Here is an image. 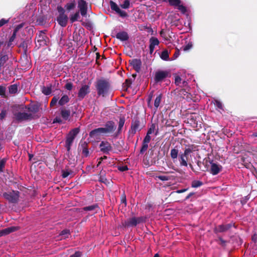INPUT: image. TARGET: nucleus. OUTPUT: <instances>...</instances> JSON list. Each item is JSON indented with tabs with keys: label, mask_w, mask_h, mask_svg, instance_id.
<instances>
[{
	"label": "nucleus",
	"mask_w": 257,
	"mask_h": 257,
	"mask_svg": "<svg viewBox=\"0 0 257 257\" xmlns=\"http://www.w3.org/2000/svg\"><path fill=\"white\" fill-rule=\"evenodd\" d=\"M79 132V129L78 128H75L72 130L68 135L66 141V147L68 151H69L70 149L71 145L75 136L78 134Z\"/></svg>",
	"instance_id": "nucleus-1"
},
{
	"label": "nucleus",
	"mask_w": 257,
	"mask_h": 257,
	"mask_svg": "<svg viewBox=\"0 0 257 257\" xmlns=\"http://www.w3.org/2000/svg\"><path fill=\"white\" fill-rule=\"evenodd\" d=\"M89 92V86L86 85H83L79 91L78 97L83 98Z\"/></svg>",
	"instance_id": "nucleus-14"
},
{
	"label": "nucleus",
	"mask_w": 257,
	"mask_h": 257,
	"mask_svg": "<svg viewBox=\"0 0 257 257\" xmlns=\"http://www.w3.org/2000/svg\"><path fill=\"white\" fill-rule=\"evenodd\" d=\"M23 27V24H21L19 25H18L16 28H15V30H14V33H17V32L21 29L22 28V27Z\"/></svg>",
	"instance_id": "nucleus-59"
},
{
	"label": "nucleus",
	"mask_w": 257,
	"mask_h": 257,
	"mask_svg": "<svg viewBox=\"0 0 257 257\" xmlns=\"http://www.w3.org/2000/svg\"><path fill=\"white\" fill-rule=\"evenodd\" d=\"M39 105L38 104L34 105L33 106H32L30 109L31 111L33 112H36L39 110Z\"/></svg>",
	"instance_id": "nucleus-41"
},
{
	"label": "nucleus",
	"mask_w": 257,
	"mask_h": 257,
	"mask_svg": "<svg viewBox=\"0 0 257 257\" xmlns=\"http://www.w3.org/2000/svg\"><path fill=\"white\" fill-rule=\"evenodd\" d=\"M119 170L121 171H124L128 170V168L126 166H123L121 167H119L118 168Z\"/></svg>",
	"instance_id": "nucleus-62"
},
{
	"label": "nucleus",
	"mask_w": 257,
	"mask_h": 257,
	"mask_svg": "<svg viewBox=\"0 0 257 257\" xmlns=\"http://www.w3.org/2000/svg\"><path fill=\"white\" fill-rule=\"evenodd\" d=\"M15 116L18 120H23L28 119L29 115L25 112H19L16 114Z\"/></svg>",
	"instance_id": "nucleus-20"
},
{
	"label": "nucleus",
	"mask_w": 257,
	"mask_h": 257,
	"mask_svg": "<svg viewBox=\"0 0 257 257\" xmlns=\"http://www.w3.org/2000/svg\"><path fill=\"white\" fill-rule=\"evenodd\" d=\"M100 148L101 151L106 153L109 151L111 147L110 144L107 142H102L100 144Z\"/></svg>",
	"instance_id": "nucleus-15"
},
{
	"label": "nucleus",
	"mask_w": 257,
	"mask_h": 257,
	"mask_svg": "<svg viewBox=\"0 0 257 257\" xmlns=\"http://www.w3.org/2000/svg\"><path fill=\"white\" fill-rule=\"evenodd\" d=\"M210 167L209 172L213 175H216L219 173L222 170L221 165L213 161L210 162Z\"/></svg>",
	"instance_id": "nucleus-5"
},
{
	"label": "nucleus",
	"mask_w": 257,
	"mask_h": 257,
	"mask_svg": "<svg viewBox=\"0 0 257 257\" xmlns=\"http://www.w3.org/2000/svg\"><path fill=\"white\" fill-rule=\"evenodd\" d=\"M171 75L169 71H160L157 72L155 75L156 80H160L166 78H169Z\"/></svg>",
	"instance_id": "nucleus-9"
},
{
	"label": "nucleus",
	"mask_w": 257,
	"mask_h": 257,
	"mask_svg": "<svg viewBox=\"0 0 257 257\" xmlns=\"http://www.w3.org/2000/svg\"><path fill=\"white\" fill-rule=\"evenodd\" d=\"M110 5L111 9L115 11L116 13L118 12V11H119L120 8L118 7V6L113 2L110 1Z\"/></svg>",
	"instance_id": "nucleus-29"
},
{
	"label": "nucleus",
	"mask_w": 257,
	"mask_h": 257,
	"mask_svg": "<svg viewBox=\"0 0 257 257\" xmlns=\"http://www.w3.org/2000/svg\"><path fill=\"white\" fill-rule=\"evenodd\" d=\"M155 130V125L153 124L151 125L149 130L148 131L147 134L149 135H151L154 132Z\"/></svg>",
	"instance_id": "nucleus-44"
},
{
	"label": "nucleus",
	"mask_w": 257,
	"mask_h": 257,
	"mask_svg": "<svg viewBox=\"0 0 257 257\" xmlns=\"http://www.w3.org/2000/svg\"><path fill=\"white\" fill-rule=\"evenodd\" d=\"M130 6V1L128 0H125L123 3L121 5V7L123 9H128Z\"/></svg>",
	"instance_id": "nucleus-38"
},
{
	"label": "nucleus",
	"mask_w": 257,
	"mask_h": 257,
	"mask_svg": "<svg viewBox=\"0 0 257 257\" xmlns=\"http://www.w3.org/2000/svg\"><path fill=\"white\" fill-rule=\"evenodd\" d=\"M148 148V144L143 142V145L141 149V153H143L144 152H145L146 151H147Z\"/></svg>",
	"instance_id": "nucleus-36"
},
{
	"label": "nucleus",
	"mask_w": 257,
	"mask_h": 257,
	"mask_svg": "<svg viewBox=\"0 0 257 257\" xmlns=\"http://www.w3.org/2000/svg\"><path fill=\"white\" fill-rule=\"evenodd\" d=\"M214 104L219 109H222L223 108L221 102L218 100H214Z\"/></svg>",
	"instance_id": "nucleus-43"
},
{
	"label": "nucleus",
	"mask_w": 257,
	"mask_h": 257,
	"mask_svg": "<svg viewBox=\"0 0 257 257\" xmlns=\"http://www.w3.org/2000/svg\"><path fill=\"white\" fill-rule=\"evenodd\" d=\"M6 161L5 160H2L0 161V172H2L3 168L5 167Z\"/></svg>",
	"instance_id": "nucleus-49"
},
{
	"label": "nucleus",
	"mask_w": 257,
	"mask_h": 257,
	"mask_svg": "<svg viewBox=\"0 0 257 257\" xmlns=\"http://www.w3.org/2000/svg\"><path fill=\"white\" fill-rule=\"evenodd\" d=\"M142 221L143 219L141 217H132L128 219L123 225L124 226H135Z\"/></svg>",
	"instance_id": "nucleus-8"
},
{
	"label": "nucleus",
	"mask_w": 257,
	"mask_h": 257,
	"mask_svg": "<svg viewBox=\"0 0 257 257\" xmlns=\"http://www.w3.org/2000/svg\"><path fill=\"white\" fill-rule=\"evenodd\" d=\"M177 6L178 7V9L182 13H185L186 12V9L183 6L179 4V6Z\"/></svg>",
	"instance_id": "nucleus-56"
},
{
	"label": "nucleus",
	"mask_w": 257,
	"mask_h": 257,
	"mask_svg": "<svg viewBox=\"0 0 257 257\" xmlns=\"http://www.w3.org/2000/svg\"><path fill=\"white\" fill-rule=\"evenodd\" d=\"M160 57L161 59L164 60H170V59H169V52L167 50H165L162 52Z\"/></svg>",
	"instance_id": "nucleus-22"
},
{
	"label": "nucleus",
	"mask_w": 257,
	"mask_h": 257,
	"mask_svg": "<svg viewBox=\"0 0 257 257\" xmlns=\"http://www.w3.org/2000/svg\"><path fill=\"white\" fill-rule=\"evenodd\" d=\"M230 226V224L220 225L216 227L215 230L216 232H223L229 229Z\"/></svg>",
	"instance_id": "nucleus-21"
},
{
	"label": "nucleus",
	"mask_w": 257,
	"mask_h": 257,
	"mask_svg": "<svg viewBox=\"0 0 257 257\" xmlns=\"http://www.w3.org/2000/svg\"><path fill=\"white\" fill-rule=\"evenodd\" d=\"M80 18V15L79 12H76L73 15H72L70 17V20L71 23H73L78 20Z\"/></svg>",
	"instance_id": "nucleus-25"
},
{
	"label": "nucleus",
	"mask_w": 257,
	"mask_h": 257,
	"mask_svg": "<svg viewBox=\"0 0 257 257\" xmlns=\"http://www.w3.org/2000/svg\"><path fill=\"white\" fill-rule=\"evenodd\" d=\"M65 87L67 89L70 90L72 88V84L70 83H68L66 84Z\"/></svg>",
	"instance_id": "nucleus-60"
},
{
	"label": "nucleus",
	"mask_w": 257,
	"mask_h": 257,
	"mask_svg": "<svg viewBox=\"0 0 257 257\" xmlns=\"http://www.w3.org/2000/svg\"><path fill=\"white\" fill-rule=\"evenodd\" d=\"M69 174L70 173L69 172L64 171L62 172V177L63 178H66L69 176Z\"/></svg>",
	"instance_id": "nucleus-61"
},
{
	"label": "nucleus",
	"mask_w": 257,
	"mask_h": 257,
	"mask_svg": "<svg viewBox=\"0 0 257 257\" xmlns=\"http://www.w3.org/2000/svg\"><path fill=\"white\" fill-rule=\"evenodd\" d=\"M75 5L76 4L74 2H71L66 4L65 8L67 10L70 11L73 9L75 8Z\"/></svg>",
	"instance_id": "nucleus-30"
},
{
	"label": "nucleus",
	"mask_w": 257,
	"mask_h": 257,
	"mask_svg": "<svg viewBox=\"0 0 257 257\" xmlns=\"http://www.w3.org/2000/svg\"><path fill=\"white\" fill-rule=\"evenodd\" d=\"M81 253L79 251H76L74 254L70 255V257H81Z\"/></svg>",
	"instance_id": "nucleus-57"
},
{
	"label": "nucleus",
	"mask_w": 257,
	"mask_h": 257,
	"mask_svg": "<svg viewBox=\"0 0 257 257\" xmlns=\"http://www.w3.org/2000/svg\"><path fill=\"white\" fill-rule=\"evenodd\" d=\"M149 42L150 53L152 54L154 51L155 47L159 44V41L157 38L152 37L150 39Z\"/></svg>",
	"instance_id": "nucleus-10"
},
{
	"label": "nucleus",
	"mask_w": 257,
	"mask_h": 257,
	"mask_svg": "<svg viewBox=\"0 0 257 257\" xmlns=\"http://www.w3.org/2000/svg\"><path fill=\"white\" fill-rule=\"evenodd\" d=\"M58 86V83H56V82H54V84H51L50 85L47 86H43L42 87V92L45 95H49L54 90L57 89Z\"/></svg>",
	"instance_id": "nucleus-6"
},
{
	"label": "nucleus",
	"mask_w": 257,
	"mask_h": 257,
	"mask_svg": "<svg viewBox=\"0 0 257 257\" xmlns=\"http://www.w3.org/2000/svg\"><path fill=\"white\" fill-rule=\"evenodd\" d=\"M78 7L79 9L81 15L83 17H86L87 11V4L84 0H79L78 3Z\"/></svg>",
	"instance_id": "nucleus-7"
},
{
	"label": "nucleus",
	"mask_w": 257,
	"mask_h": 257,
	"mask_svg": "<svg viewBox=\"0 0 257 257\" xmlns=\"http://www.w3.org/2000/svg\"><path fill=\"white\" fill-rule=\"evenodd\" d=\"M203 184V183L198 180H194L192 182L191 186L193 188H197L201 186H202Z\"/></svg>",
	"instance_id": "nucleus-27"
},
{
	"label": "nucleus",
	"mask_w": 257,
	"mask_h": 257,
	"mask_svg": "<svg viewBox=\"0 0 257 257\" xmlns=\"http://www.w3.org/2000/svg\"><path fill=\"white\" fill-rule=\"evenodd\" d=\"M102 135V133L101 132L100 128H98L92 130L90 132L89 136L91 138H97L100 135Z\"/></svg>",
	"instance_id": "nucleus-17"
},
{
	"label": "nucleus",
	"mask_w": 257,
	"mask_h": 257,
	"mask_svg": "<svg viewBox=\"0 0 257 257\" xmlns=\"http://www.w3.org/2000/svg\"><path fill=\"white\" fill-rule=\"evenodd\" d=\"M160 180L162 181H167L169 180V177L167 176H159L157 177Z\"/></svg>",
	"instance_id": "nucleus-52"
},
{
	"label": "nucleus",
	"mask_w": 257,
	"mask_h": 257,
	"mask_svg": "<svg viewBox=\"0 0 257 257\" xmlns=\"http://www.w3.org/2000/svg\"><path fill=\"white\" fill-rule=\"evenodd\" d=\"M187 190V189H181V190H178L176 191V193H183V192H185Z\"/></svg>",
	"instance_id": "nucleus-64"
},
{
	"label": "nucleus",
	"mask_w": 257,
	"mask_h": 257,
	"mask_svg": "<svg viewBox=\"0 0 257 257\" xmlns=\"http://www.w3.org/2000/svg\"><path fill=\"white\" fill-rule=\"evenodd\" d=\"M18 229V227L11 226L0 230V236L10 234Z\"/></svg>",
	"instance_id": "nucleus-13"
},
{
	"label": "nucleus",
	"mask_w": 257,
	"mask_h": 257,
	"mask_svg": "<svg viewBox=\"0 0 257 257\" xmlns=\"http://www.w3.org/2000/svg\"><path fill=\"white\" fill-rule=\"evenodd\" d=\"M69 235V231L68 230H63L61 233V235H62L64 238L68 237Z\"/></svg>",
	"instance_id": "nucleus-42"
},
{
	"label": "nucleus",
	"mask_w": 257,
	"mask_h": 257,
	"mask_svg": "<svg viewBox=\"0 0 257 257\" xmlns=\"http://www.w3.org/2000/svg\"><path fill=\"white\" fill-rule=\"evenodd\" d=\"M8 20H6L5 19H2L0 20V27L6 24L8 22Z\"/></svg>",
	"instance_id": "nucleus-54"
},
{
	"label": "nucleus",
	"mask_w": 257,
	"mask_h": 257,
	"mask_svg": "<svg viewBox=\"0 0 257 257\" xmlns=\"http://www.w3.org/2000/svg\"><path fill=\"white\" fill-rule=\"evenodd\" d=\"M124 123V119L123 118H121L119 119V124H118V132L120 131L121 130V128L123 127Z\"/></svg>",
	"instance_id": "nucleus-37"
},
{
	"label": "nucleus",
	"mask_w": 257,
	"mask_h": 257,
	"mask_svg": "<svg viewBox=\"0 0 257 257\" xmlns=\"http://www.w3.org/2000/svg\"><path fill=\"white\" fill-rule=\"evenodd\" d=\"M69 98L67 95L63 96L59 101V104L60 105H63L69 101Z\"/></svg>",
	"instance_id": "nucleus-24"
},
{
	"label": "nucleus",
	"mask_w": 257,
	"mask_h": 257,
	"mask_svg": "<svg viewBox=\"0 0 257 257\" xmlns=\"http://www.w3.org/2000/svg\"><path fill=\"white\" fill-rule=\"evenodd\" d=\"M45 37V33L43 32H41L37 38V42L40 43V45H45L46 44Z\"/></svg>",
	"instance_id": "nucleus-18"
},
{
	"label": "nucleus",
	"mask_w": 257,
	"mask_h": 257,
	"mask_svg": "<svg viewBox=\"0 0 257 257\" xmlns=\"http://www.w3.org/2000/svg\"><path fill=\"white\" fill-rule=\"evenodd\" d=\"M87 144L85 143H84L83 145H82V147L83 148L82 150V154L84 156L87 157L88 156L89 154V151L88 150V149L86 148Z\"/></svg>",
	"instance_id": "nucleus-31"
},
{
	"label": "nucleus",
	"mask_w": 257,
	"mask_h": 257,
	"mask_svg": "<svg viewBox=\"0 0 257 257\" xmlns=\"http://www.w3.org/2000/svg\"><path fill=\"white\" fill-rule=\"evenodd\" d=\"M150 135H149L148 134H147L146 136L145 137V138L144 139V141H143L144 142L148 143V144L149 143V142H150L151 139Z\"/></svg>",
	"instance_id": "nucleus-48"
},
{
	"label": "nucleus",
	"mask_w": 257,
	"mask_h": 257,
	"mask_svg": "<svg viewBox=\"0 0 257 257\" xmlns=\"http://www.w3.org/2000/svg\"><path fill=\"white\" fill-rule=\"evenodd\" d=\"M6 115V110H2L0 113V119H3Z\"/></svg>",
	"instance_id": "nucleus-58"
},
{
	"label": "nucleus",
	"mask_w": 257,
	"mask_h": 257,
	"mask_svg": "<svg viewBox=\"0 0 257 257\" xmlns=\"http://www.w3.org/2000/svg\"><path fill=\"white\" fill-rule=\"evenodd\" d=\"M58 11L60 14H64V10L63 8L62 7H58Z\"/></svg>",
	"instance_id": "nucleus-63"
},
{
	"label": "nucleus",
	"mask_w": 257,
	"mask_h": 257,
	"mask_svg": "<svg viewBox=\"0 0 257 257\" xmlns=\"http://www.w3.org/2000/svg\"><path fill=\"white\" fill-rule=\"evenodd\" d=\"M170 4L172 6H177L181 3L180 0H168Z\"/></svg>",
	"instance_id": "nucleus-34"
},
{
	"label": "nucleus",
	"mask_w": 257,
	"mask_h": 257,
	"mask_svg": "<svg viewBox=\"0 0 257 257\" xmlns=\"http://www.w3.org/2000/svg\"><path fill=\"white\" fill-rule=\"evenodd\" d=\"M97 207V205H93L91 206H89L87 207H85L83 208V209L85 211H91L95 209Z\"/></svg>",
	"instance_id": "nucleus-39"
},
{
	"label": "nucleus",
	"mask_w": 257,
	"mask_h": 257,
	"mask_svg": "<svg viewBox=\"0 0 257 257\" xmlns=\"http://www.w3.org/2000/svg\"><path fill=\"white\" fill-rule=\"evenodd\" d=\"M7 59L8 57L7 56H4L0 58V63H2V65H3Z\"/></svg>",
	"instance_id": "nucleus-53"
},
{
	"label": "nucleus",
	"mask_w": 257,
	"mask_h": 257,
	"mask_svg": "<svg viewBox=\"0 0 257 257\" xmlns=\"http://www.w3.org/2000/svg\"><path fill=\"white\" fill-rule=\"evenodd\" d=\"M18 91V86L16 84L11 85L9 87V92L10 93L15 94L17 93Z\"/></svg>",
	"instance_id": "nucleus-28"
},
{
	"label": "nucleus",
	"mask_w": 257,
	"mask_h": 257,
	"mask_svg": "<svg viewBox=\"0 0 257 257\" xmlns=\"http://www.w3.org/2000/svg\"><path fill=\"white\" fill-rule=\"evenodd\" d=\"M193 44L192 42H189L186 45L183 47V50L184 51H187L190 50L192 47Z\"/></svg>",
	"instance_id": "nucleus-40"
},
{
	"label": "nucleus",
	"mask_w": 257,
	"mask_h": 257,
	"mask_svg": "<svg viewBox=\"0 0 257 257\" xmlns=\"http://www.w3.org/2000/svg\"><path fill=\"white\" fill-rule=\"evenodd\" d=\"M62 117L65 119L67 120L70 116V111L66 109H62L61 111Z\"/></svg>",
	"instance_id": "nucleus-23"
},
{
	"label": "nucleus",
	"mask_w": 257,
	"mask_h": 257,
	"mask_svg": "<svg viewBox=\"0 0 257 257\" xmlns=\"http://www.w3.org/2000/svg\"><path fill=\"white\" fill-rule=\"evenodd\" d=\"M180 55V51L179 50L177 49L175 52V53H174V56L172 58H171L170 59V60H174L175 59H176V58H177L178 57V56Z\"/></svg>",
	"instance_id": "nucleus-45"
},
{
	"label": "nucleus",
	"mask_w": 257,
	"mask_h": 257,
	"mask_svg": "<svg viewBox=\"0 0 257 257\" xmlns=\"http://www.w3.org/2000/svg\"><path fill=\"white\" fill-rule=\"evenodd\" d=\"M58 98H59L57 97H56V96L54 97L50 103V105L53 106V105H55L58 101Z\"/></svg>",
	"instance_id": "nucleus-46"
},
{
	"label": "nucleus",
	"mask_w": 257,
	"mask_h": 257,
	"mask_svg": "<svg viewBox=\"0 0 257 257\" xmlns=\"http://www.w3.org/2000/svg\"><path fill=\"white\" fill-rule=\"evenodd\" d=\"M3 196L6 199L12 203L17 202L19 197V192L17 191L4 193Z\"/></svg>",
	"instance_id": "nucleus-2"
},
{
	"label": "nucleus",
	"mask_w": 257,
	"mask_h": 257,
	"mask_svg": "<svg viewBox=\"0 0 257 257\" xmlns=\"http://www.w3.org/2000/svg\"><path fill=\"white\" fill-rule=\"evenodd\" d=\"M116 38L122 41H123L127 40L128 37L127 33L125 32H120L116 34Z\"/></svg>",
	"instance_id": "nucleus-16"
},
{
	"label": "nucleus",
	"mask_w": 257,
	"mask_h": 257,
	"mask_svg": "<svg viewBox=\"0 0 257 257\" xmlns=\"http://www.w3.org/2000/svg\"><path fill=\"white\" fill-rule=\"evenodd\" d=\"M96 86L98 94L103 96L107 92L109 88L108 83L106 81H99Z\"/></svg>",
	"instance_id": "nucleus-3"
},
{
	"label": "nucleus",
	"mask_w": 257,
	"mask_h": 257,
	"mask_svg": "<svg viewBox=\"0 0 257 257\" xmlns=\"http://www.w3.org/2000/svg\"><path fill=\"white\" fill-rule=\"evenodd\" d=\"M57 22L62 27H65L68 21V17L65 14H60L57 19Z\"/></svg>",
	"instance_id": "nucleus-11"
},
{
	"label": "nucleus",
	"mask_w": 257,
	"mask_h": 257,
	"mask_svg": "<svg viewBox=\"0 0 257 257\" xmlns=\"http://www.w3.org/2000/svg\"><path fill=\"white\" fill-rule=\"evenodd\" d=\"M117 13L121 17H125L127 16L126 13L123 11L121 10L120 9H119V11H118Z\"/></svg>",
	"instance_id": "nucleus-47"
},
{
	"label": "nucleus",
	"mask_w": 257,
	"mask_h": 257,
	"mask_svg": "<svg viewBox=\"0 0 257 257\" xmlns=\"http://www.w3.org/2000/svg\"><path fill=\"white\" fill-rule=\"evenodd\" d=\"M102 135L109 134L113 132L115 128V125L113 122L108 121L105 125L104 127H100Z\"/></svg>",
	"instance_id": "nucleus-4"
},
{
	"label": "nucleus",
	"mask_w": 257,
	"mask_h": 257,
	"mask_svg": "<svg viewBox=\"0 0 257 257\" xmlns=\"http://www.w3.org/2000/svg\"><path fill=\"white\" fill-rule=\"evenodd\" d=\"M130 64L137 72L140 71L142 65V62L140 60L134 59L130 62Z\"/></svg>",
	"instance_id": "nucleus-12"
},
{
	"label": "nucleus",
	"mask_w": 257,
	"mask_h": 257,
	"mask_svg": "<svg viewBox=\"0 0 257 257\" xmlns=\"http://www.w3.org/2000/svg\"><path fill=\"white\" fill-rule=\"evenodd\" d=\"M192 152V150L190 148L186 149L184 151V152L183 154L184 155L188 156V155Z\"/></svg>",
	"instance_id": "nucleus-55"
},
{
	"label": "nucleus",
	"mask_w": 257,
	"mask_h": 257,
	"mask_svg": "<svg viewBox=\"0 0 257 257\" xmlns=\"http://www.w3.org/2000/svg\"><path fill=\"white\" fill-rule=\"evenodd\" d=\"M179 159L181 166L185 167L187 166V156L181 154L179 155Z\"/></svg>",
	"instance_id": "nucleus-19"
},
{
	"label": "nucleus",
	"mask_w": 257,
	"mask_h": 257,
	"mask_svg": "<svg viewBox=\"0 0 257 257\" xmlns=\"http://www.w3.org/2000/svg\"><path fill=\"white\" fill-rule=\"evenodd\" d=\"M184 79L183 75L181 74V72H179V73L175 74V80H182Z\"/></svg>",
	"instance_id": "nucleus-35"
},
{
	"label": "nucleus",
	"mask_w": 257,
	"mask_h": 257,
	"mask_svg": "<svg viewBox=\"0 0 257 257\" xmlns=\"http://www.w3.org/2000/svg\"><path fill=\"white\" fill-rule=\"evenodd\" d=\"M170 155L172 159H176L178 157V151L177 149H173L171 150Z\"/></svg>",
	"instance_id": "nucleus-26"
},
{
	"label": "nucleus",
	"mask_w": 257,
	"mask_h": 257,
	"mask_svg": "<svg viewBox=\"0 0 257 257\" xmlns=\"http://www.w3.org/2000/svg\"><path fill=\"white\" fill-rule=\"evenodd\" d=\"M161 98H162V97H161V95H159V96H158L156 97V98L155 100V102H154V105L156 108H158L159 107V106L160 105L161 100Z\"/></svg>",
	"instance_id": "nucleus-33"
},
{
	"label": "nucleus",
	"mask_w": 257,
	"mask_h": 257,
	"mask_svg": "<svg viewBox=\"0 0 257 257\" xmlns=\"http://www.w3.org/2000/svg\"><path fill=\"white\" fill-rule=\"evenodd\" d=\"M16 35V33L14 32L13 34V35L12 36V37L10 39V40H9V44H8V46H10L11 45V43L15 39Z\"/></svg>",
	"instance_id": "nucleus-50"
},
{
	"label": "nucleus",
	"mask_w": 257,
	"mask_h": 257,
	"mask_svg": "<svg viewBox=\"0 0 257 257\" xmlns=\"http://www.w3.org/2000/svg\"><path fill=\"white\" fill-rule=\"evenodd\" d=\"M6 92V88L3 86H0V95L5 96Z\"/></svg>",
	"instance_id": "nucleus-51"
},
{
	"label": "nucleus",
	"mask_w": 257,
	"mask_h": 257,
	"mask_svg": "<svg viewBox=\"0 0 257 257\" xmlns=\"http://www.w3.org/2000/svg\"><path fill=\"white\" fill-rule=\"evenodd\" d=\"M136 81H124V82L122 84V86L124 89L127 90L128 88L131 87V85L133 82H135Z\"/></svg>",
	"instance_id": "nucleus-32"
}]
</instances>
